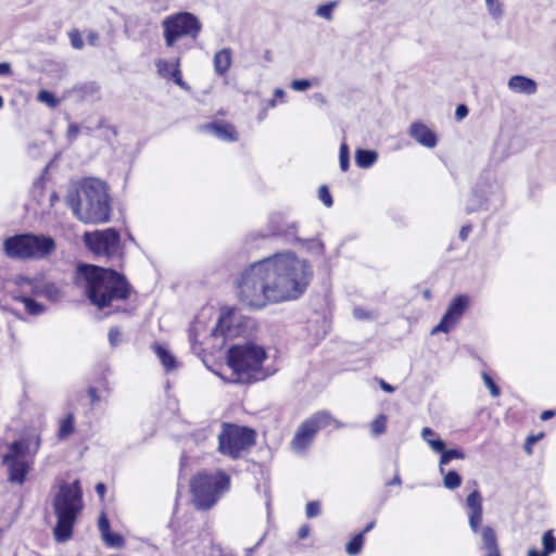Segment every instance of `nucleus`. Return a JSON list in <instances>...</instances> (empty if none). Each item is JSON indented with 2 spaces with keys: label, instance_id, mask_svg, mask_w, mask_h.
<instances>
[{
  "label": "nucleus",
  "instance_id": "1",
  "mask_svg": "<svg viewBox=\"0 0 556 556\" xmlns=\"http://www.w3.org/2000/svg\"><path fill=\"white\" fill-rule=\"evenodd\" d=\"M313 276L309 264L292 252L276 253L254 262L237 280L240 302L252 308L299 299Z\"/></svg>",
  "mask_w": 556,
  "mask_h": 556
},
{
  "label": "nucleus",
  "instance_id": "2",
  "mask_svg": "<svg viewBox=\"0 0 556 556\" xmlns=\"http://www.w3.org/2000/svg\"><path fill=\"white\" fill-rule=\"evenodd\" d=\"M73 281L76 287L84 289L89 302L99 309L114 301H125L131 293V286L123 274L98 265L79 263Z\"/></svg>",
  "mask_w": 556,
  "mask_h": 556
},
{
  "label": "nucleus",
  "instance_id": "3",
  "mask_svg": "<svg viewBox=\"0 0 556 556\" xmlns=\"http://www.w3.org/2000/svg\"><path fill=\"white\" fill-rule=\"evenodd\" d=\"M66 202L74 214L86 224L110 220V197L106 185L100 179H85L79 189L67 195Z\"/></svg>",
  "mask_w": 556,
  "mask_h": 556
},
{
  "label": "nucleus",
  "instance_id": "4",
  "mask_svg": "<svg viewBox=\"0 0 556 556\" xmlns=\"http://www.w3.org/2000/svg\"><path fill=\"white\" fill-rule=\"evenodd\" d=\"M56 523L53 528L54 540L58 543L67 542L73 535V529L84 507L83 490L79 480L62 482L52 500Z\"/></svg>",
  "mask_w": 556,
  "mask_h": 556
},
{
  "label": "nucleus",
  "instance_id": "5",
  "mask_svg": "<svg viewBox=\"0 0 556 556\" xmlns=\"http://www.w3.org/2000/svg\"><path fill=\"white\" fill-rule=\"evenodd\" d=\"M266 358L263 346L247 342L227 351V364L232 370L230 382L252 383L263 379L262 366Z\"/></svg>",
  "mask_w": 556,
  "mask_h": 556
},
{
  "label": "nucleus",
  "instance_id": "6",
  "mask_svg": "<svg viewBox=\"0 0 556 556\" xmlns=\"http://www.w3.org/2000/svg\"><path fill=\"white\" fill-rule=\"evenodd\" d=\"M230 478L224 471L214 473L201 472L190 482L192 502L198 510H208L228 492Z\"/></svg>",
  "mask_w": 556,
  "mask_h": 556
},
{
  "label": "nucleus",
  "instance_id": "7",
  "mask_svg": "<svg viewBox=\"0 0 556 556\" xmlns=\"http://www.w3.org/2000/svg\"><path fill=\"white\" fill-rule=\"evenodd\" d=\"M55 249V241L50 236L30 232L8 237L3 242V251L12 260L43 258Z\"/></svg>",
  "mask_w": 556,
  "mask_h": 556
},
{
  "label": "nucleus",
  "instance_id": "8",
  "mask_svg": "<svg viewBox=\"0 0 556 556\" xmlns=\"http://www.w3.org/2000/svg\"><path fill=\"white\" fill-rule=\"evenodd\" d=\"M466 506L470 509L468 515L469 527L475 534L480 535L483 556H502L497 534L491 526L481 527L483 507L482 497L478 490H473L466 498Z\"/></svg>",
  "mask_w": 556,
  "mask_h": 556
},
{
  "label": "nucleus",
  "instance_id": "9",
  "mask_svg": "<svg viewBox=\"0 0 556 556\" xmlns=\"http://www.w3.org/2000/svg\"><path fill=\"white\" fill-rule=\"evenodd\" d=\"M255 435L251 428L224 424L218 434V452L231 459H238L243 451L255 444Z\"/></svg>",
  "mask_w": 556,
  "mask_h": 556
},
{
  "label": "nucleus",
  "instance_id": "10",
  "mask_svg": "<svg viewBox=\"0 0 556 556\" xmlns=\"http://www.w3.org/2000/svg\"><path fill=\"white\" fill-rule=\"evenodd\" d=\"M163 36L167 47H173L175 42L186 36L195 39L201 29L200 20L190 12H178L168 15L162 21Z\"/></svg>",
  "mask_w": 556,
  "mask_h": 556
},
{
  "label": "nucleus",
  "instance_id": "11",
  "mask_svg": "<svg viewBox=\"0 0 556 556\" xmlns=\"http://www.w3.org/2000/svg\"><path fill=\"white\" fill-rule=\"evenodd\" d=\"M84 242L97 256L114 260L119 258L122 255L121 235L113 227L93 232H85Z\"/></svg>",
  "mask_w": 556,
  "mask_h": 556
},
{
  "label": "nucleus",
  "instance_id": "12",
  "mask_svg": "<svg viewBox=\"0 0 556 556\" xmlns=\"http://www.w3.org/2000/svg\"><path fill=\"white\" fill-rule=\"evenodd\" d=\"M333 421V417L327 410H319L312 417L304 420L298 428L291 441L293 451L303 452L306 450L312 444L315 434Z\"/></svg>",
  "mask_w": 556,
  "mask_h": 556
},
{
  "label": "nucleus",
  "instance_id": "13",
  "mask_svg": "<svg viewBox=\"0 0 556 556\" xmlns=\"http://www.w3.org/2000/svg\"><path fill=\"white\" fill-rule=\"evenodd\" d=\"M469 302L470 299L467 294H459L455 296L451 301L440 323L431 330V334H435L438 332H450L451 329H453L455 325L460 320L462 316L469 306Z\"/></svg>",
  "mask_w": 556,
  "mask_h": 556
},
{
  "label": "nucleus",
  "instance_id": "14",
  "mask_svg": "<svg viewBox=\"0 0 556 556\" xmlns=\"http://www.w3.org/2000/svg\"><path fill=\"white\" fill-rule=\"evenodd\" d=\"M198 129L199 131L210 132L223 141L233 142L238 140L233 125L222 119L200 125Z\"/></svg>",
  "mask_w": 556,
  "mask_h": 556
},
{
  "label": "nucleus",
  "instance_id": "15",
  "mask_svg": "<svg viewBox=\"0 0 556 556\" xmlns=\"http://www.w3.org/2000/svg\"><path fill=\"white\" fill-rule=\"evenodd\" d=\"M408 134L419 144L426 148H434L437 146V135L421 122L413 123L409 127Z\"/></svg>",
  "mask_w": 556,
  "mask_h": 556
},
{
  "label": "nucleus",
  "instance_id": "16",
  "mask_svg": "<svg viewBox=\"0 0 556 556\" xmlns=\"http://www.w3.org/2000/svg\"><path fill=\"white\" fill-rule=\"evenodd\" d=\"M508 88L513 92L531 96L538 91V84L534 79L527 76L515 75L509 78Z\"/></svg>",
  "mask_w": 556,
  "mask_h": 556
},
{
  "label": "nucleus",
  "instance_id": "17",
  "mask_svg": "<svg viewBox=\"0 0 556 556\" xmlns=\"http://www.w3.org/2000/svg\"><path fill=\"white\" fill-rule=\"evenodd\" d=\"M72 92L79 101L93 102L100 99V87L93 81L77 85L72 89Z\"/></svg>",
  "mask_w": 556,
  "mask_h": 556
},
{
  "label": "nucleus",
  "instance_id": "18",
  "mask_svg": "<svg viewBox=\"0 0 556 556\" xmlns=\"http://www.w3.org/2000/svg\"><path fill=\"white\" fill-rule=\"evenodd\" d=\"M34 295L43 296L51 302H59L63 298L62 290L56 283L50 281H43L41 278L38 286L35 287Z\"/></svg>",
  "mask_w": 556,
  "mask_h": 556
},
{
  "label": "nucleus",
  "instance_id": "19",
  "mask_svg": "<svg viewBox=\"0 0 556 556\" xmlns=\"http://www.w3.org/2000/svg\"><path fill=\"white\" fill-rule=\"evenodd\" d=\"M8 467V480L11 483L23 484L29 471V466L24 460L3 463Z\"/></svg>",
  "mask_w": 556,
  "mask_h": 556
},
{
  "label": "nucleus",
  "instance_id": "20",
  "mask_svg": "<svg viewBox=\"0 0 556 556\" xmlns=\"http://www.w3.org/2000/svg\"><path fill=\"white\" fill-rule=\"evenodd\" d=\"M232 312L229 311L226 314H223L216 324V326L212 330V336L215 338L223 337L225 339L231 338L235 336V331L231 329L230 323L232 319Z\"/></svg>",
  "mask_w": 556,
  "mask_h": 556
},
{
  "label": "nucleus",
  "instance_id": "21",
  "mask_svg": "<svg viewBox=\"0 0 556 556\" xmlns=\"http://www.w3.org/2000/svg\"><path fill=\"white\" fill-rule=\"evenodd\" d=\"M29 448L24 441L16 440L9 444L8 452L2 457V463L18 462Z\"/></svg>",
  "mask_w": 556,
  "mask_h": 556
},
{
  "label": "nucleus",
  "instance_id": "22",
  "mask_svg": "<svg viewBox=\"0 0 556 556\" xmlns=\"http://www.w3.org/2000/svg\"><path fill=\"white\" fill-rule=\"evenodd\" d=\"M231 65V50L222 49L214 55V68L218 75H224Z\"/></svg>",
  "mask_w": 556,
  "mask_h": 556
},
{
  "label": "nucleus",
  "instance_id": "23",
  "mask_svg": "<svg viewBox=\"0 0 556 556\" xmlns=\"http://www.w3.org/2000/svg\"><path fill=\"white\" fill-rule=\"evenodd\" d=\"M153 350L160 358L166 371H172L177 367L175 356L163 345L155 343Z\"/></svg>",
  "mask_w": 556,
  "mask_h": 556
},
{
  "label": "nucleus",
  "instance_id": "24",
  "mask_svg": "<svg viewBox=\"0 0 556 556\" xmlns=\"http://www.w3.org/2000/svg\"><path fill=\"white\" fill-rule=\"evenodd\" d=\"M378 159V154L372 150L357 149L355 152V163L361 168L371 167Z\"/></svg>",
  "mask_w": 556,
  "mask_h": 556
},
{
  "label": "nucleus",
  "instance_id": "25",
  "mask_svg": "<svg viewBox=\"0 0 556 556\" xmlns=\"http://www.w3.org/2000/svg\"><path fill=\"white\" fill-rule=\"evenodd\" d=\"M13 299L15 301L22 302L25 306V309L30 315H40L45 312L46 307L43 304L35 301L33 298L21 294L14 295Z\"/></svg>",
  "mask_w": 556,
  "mask_h": 556
},
{
  "label": "nucleus",
  "instance_id": "26",
  "mask_svg": "<svg viewBox=\"0 0 556 556\" xmlns=\"http://www.w3.org/2000/svg\"><path fill=\"white\" fill-rule=\"evenodd\" d=\"M485 201L486 199L484 194L481 191L473 189L466 205V213L470 214L479 210H483L485 207Z\"/></svg>",
  "mask_w": 556,
  "mask_h": 556
},
{
  "label": "nucleus",
  "instance_id": "27",
  "mask_svg": "<svg viewBox=\"0 0 556 556\" xmlns=\"http://www.w3.org/2000/svg\"><path fill=\"white\" fill-rule=\"evenodd\" d=\"M75 416L73 413H68L64 419H62L58 432L60 440L67 439L75 431Z\"/></svg>",
  "mask_w": 556,
  "mask_h": 556
},
{
  "label": "nucleus",
  "instance_id": "28",
  "mask_svg": "<svg viewBox=\"0 0 556 556\" xmlns=\"http://www.w3.org/2000/svg\"><path fill=\"white\" fill-rule=\"evenodd\" d=\"M39 280H40L39 277L29 278L24 275H16L12 279V281L14 282L15 286L25 290V292L29 291L33 295L35 293V287L38 286Z\"/></svg>",
  "mask_w": 556,
  "mask_h": 556
},
{
  "label": "nucleus",
  "instance_id": "29",
  "mask_svg": "<svg viewBox=\"0 0 556 556\" xmlns=\"http://www.w3.org/2000/svg\"><path fill=\"white\" fill-rule=\"evenodd\" d=\"M466 457L464 451L462 448H450L444 450L441 458H440V472L444 473V466L447 465L453 459H464Z\"/></svg>",
  "mask_w": 556,
  "mask_h": 556
},
{
  "label": "nucleus",
  "instance_id": "30",
  "mask_svg": "<svg viewBox=\"0 0 556 556\" xmlns=\"http://www.w3.org/2000/svg\"><path fill=\"white\" fill-rule=\"evenodd\" d=\"M542 545H543V553L546 556H549L551 554L556 552V538L553 533V530H547L542 535Z\"/></svg>",
  "mask_w": 556,
  "mask_h": 556
},
{
  "label": "nucleus",
  "instance_id": "31",
  "mask_svg": "<svg viewBox=\"0 0 556 556\" xmlns=\"http://www.w3.org/2000/svg\"><path fill=\"white\" fill-rule=\"evenodd\" d=\"M364 544V532L355 534L345 545V552L349 555H357Z\"/></svg>",
  "mask_w": 556,
  "mask_h": 556
},
{
  "label": "nucleus",
  "instance_id": "32",
  "mask_svg": "<svg viewBox=\"0 0 556 556\" xmlns=\"http://www.w3.org/2000/svg\"><path fill=\"white\" fill-rule=\"evenodd\" d=\"M443 475H444L443 484L446 489L455 490L458 486H460L462 476L457 471L450 470L446 473L444 472Z\"/></svg>",
  "mask_w": 556,
  "mask_h": 556
},
{
  "label": "nucleus",
  "instance_id": "33",
  "mask_svg": "<svg viewBox=\"0 0 556 556\" xmlns=\"http://www.w3.org/2000/svg\"><path fill=\"white\" fill-rule=\"evenodd\" d=\"M102 540L109 547L114 548H121L125 544L124 538L119 533H114L111 530L104 533Z\"/></svg>",
  "mask_w": 556,
  "mask_h": 556
},
{
  "label": "nucleus",
  "instance_id": "34",
  "mask_svg": "<svg viewBox=\"0 0 556 556\" xmlns=\"http://www.w3.org/2000/svg\"><path fill=\"white\" fill-rule=\"evenodd\" d=\"M37 100L41 103L47 104L51 109L56 108L59 104V100L56 99L54 93L45 89L38 92Z\"/></svg>",
  "mask_w": 556,
  "mask_h": 556
},
{
  "label": "nucleus",
  "instance_id": "35",
  "mask_svg": "<svg viewBox=\"0 0 556 556\" xmlns=\"http://www.w3.org/2000/svg\"><path fill=\"white\" fill-rule=\"evenodd\" d=\"M337 5H338L337 1H331V2H327L325 4H321L317 8L316 15L330 21V20H332V13Z\"/></svg>",
  "mask_w": 556,
  "mask_h": 556
},
{
  "label": "nucleus",
  "instance_id": "36",
  "mask_svg": "<svg viewBox=\"0 0 556 556\" xmlns=\"http://www.w3.org/2000/svg\"><path fill=\"white\" fill-rule=\"evenodd\" d=\"M387 429V417L384 415H379L371 422V433L375 437H378L386 432Z\"/></svg>",
  "mask_w": 556,
  "mask_h": 556
},
{
  "label": "nucleus",
  "instance_id": "37",
  "mask_svg": "<svg viewBox=\"0 0 556 556\" xmlns=\"http://www.w3.org/2000/svg\"><path fill=\"white\" fill-rule=\"evenodd\" d=\"M339 163L342 172H346L350 167V150L345 142L340 146Z\"/></svg>",
  "mask_w": 556,
  "mask_h": 556
},
{
  "label": "nucleus",
  "instance_id": "38",
  "mask_svg": "<svg viewBox=\"0 0 556 556\" xmlns=\"http://www.w3.org/2000/svg\"><path fill=\"white\" fill-rule=\"evenodd\" d=\"M179 59L176 60L174 66H173V71L170 73V78L174 80V83L176 85H178L179 87H181L182 89L185 90H189L190 87L188 86V84L186 81H184L182 77H181V72H180V68H179Z\"/></svg>",
  "mask_w": 556,
  "mask_h": 556
},
{
  "label": "nucleus",
  "instance_id": "39",
  "mask_svg": "<svg viewBox=\"0 0 556 556\" xmlns=\"http://www.w3.org/2000/svg\"><path fill=\"white\" fill-rule=\"evenodd\" d=\"M485 4L492 17L497 18L503 15L502 4L498 0H485Z\"/></svg>",
  "mask_w": 556,
  "mask_h": 556
},
{
  "label": "nucleus",
  "instance_id": "40",
  "mask_svg": "<svg viewBox=\"0 0 556 556\" xmlns=\"http://www.w3.org/2000/svg\"><path fill=\"white\" fill-rule=\"evenodd\" d=\"M482 379H483V382L486 386V388L490 390L491 395L493 397L498 396L500 393H501V390L496 386V383L494 382L492 377L489 374H486V372H482Z\"/></svg>",
  "mask_w": 556,
  "mask_h": 556
},
{
  "label": "nucleus",
  "instance_id": "41",
  "mask_svg": "<svg viewBox=\"0 0 556 556\" xmlns=\"http://www.w3.org/2000/svg\"><path fill=\"white\" fill-rule=\"evenodd\" d=\"M173 66H174V64L172 65L166 60H159L156 62L157 72L164 78H170V73L173 71Z\"/></svg>",
  "mask_w": 556,
  "mask_h": 556
},
{
  "label": "nucleus",
  "instance_id": "42",
  "mask_svg": "<svg viewBox=\"0 0 556 556\" xmlns=\"http://www.w3.org/2000/svg\"><path fill=\"white\" fill-rule=\"evenodd\" d=\"M319 200L327 206L330 207L333 204L332 197L327 186L323 185L318 190Z\"/></svg>",
  "mask_w": 556,
  "mask_h": 556
},
{
  "label": "nucleus",
  "instance_id": "43",
  "mask_svg": "<svg viewBox=\"0 0 556 556\" xmlns=\"http://www.w3.org/2000/svg\"><path fill=\"white\" fill-rule=\"evenodd\" d=\"M109 342L112 348H116L122 342V333L117 327H112L109 330Z\"/></svg>",
  "mask_w": 556,
  "mask_h": 556
},
{
  "label": "nucleus",
  "instance_id": "44",
  "mask_svg": "<svg viewBox=\"0 0 556 556\" xmlns=\"http://www.w3.org/2000/svg\"><path fill=\"white\" fill-rule=\"evenodd\" d=\"M305 514L307 518L317 517L320 514V503L318 501L308 502Z\"/></svg>",
  "mask_w": 556,
  "mask_h": 556
},
{
  "label": "nucleus",
  "instance_id": "45",
  "mask_svg": "<svg viewBox=\"0 0 556 556\" xmlns=\"http://www.w3.org/2000/svg\"><path fill=\"white\" fill-rule=\"evenodd\" d=\"M71 45L75 49H81L84 47V41L81 39L80 33L77 29L72 30L70 34Z\"/></svg>",
  "mask_w": 556,
  "mask_h": 556
},
{
  "label": "nucleus",
  "instance_id": "46",
  "mask_svg": "<svg viewBox=\"0 0 556 556\" xmlns=\"http://www.w3.org/2000/svg\"><path fill=\"white\" fill-rule=\"evenodd\" d=\"M312 83L308 79H294L291 83V88L295 91H305L311 88Z\"/></svg>",
  "mask_w": 556,
  "mask_h": 556
},
{
  "label": "nucleus",
  "instance_id": "47",
  "mask_svg": "<svg viewBox=\"0 0 556 556\" xmlns=\"http://www.w3.org/2000/svg\"><path fill=\"white\" fill-rule=\"evenodd\" d=\"M427 442L434 452L440 453L441 455L446 447L445 442L440 438L430 439Z\"/></svg>",
  "mask_w": 556,
  "mask_h": 556
},
{
  "label": "nucleus",
  "instance_id": "48",
  "mask_svg": "<svg viewBox=\"0 0 556 556\" xmlns=\"http://www.w3.org/2000/svg\"><path fill=\"white\" fill-rule=\"evenodd\" d=\"M98 528L101 532V536H103L104 533H108L111 530L110 521L104 513H102L99 517Z\"/></svg>",
  "mask_w": 556,
  "mask_h": 556
},
{
  "label": "nucleus",
  "instance_id": "49",
  "mask_svg": "<svg viewBox=\"0 0 556 556\" xmlns=\"http://www.w3.org/2000/svg\"><path fill=\"white\" fill-rule=\"evenodd\" d=\"M543 437V433H539V434H533V435H529L526 440V443H525V451L527 452V454H531L532 453V446L539 442Z\"/></svg>",
  "mask_w": 556,
  "mask_h": 556
},
{
  "label": "nucleus",
  "instance_id": "50",
  "mask_svg": "<svg viewBox=\"0 0 556 556\" xmlns=\"http://www.w3.org/2000/svg\"><path fill=\"white\" fill-rule=\"evenodd\" d=\"M79 130H80V128H79L78 124L72 123L68 125L66 137L70 142H73L76 140V138L79 134Z\"/></svg>",
  "mask_w": 556,
  "mask_h": 556
},
{
  "label": "nucleus",
  "instance_id": "51",
  "mask_svg": "<svg viewBox=\"0 0 556 556\" xmlns=\"http://www.w3.org/2000/svg\"><path fill=\"white\" fill-rule=\"evenodd\" d=\"M353 315L356 319H359V320H365V319H370L372 318L371 316V313L366 311L365 308L363 307H355L353 309Z\"/></svg>",
  "mask_w": 556,
  "mask_h": 556
},
{
  "label": "nucleus",
  "instance_id": "52",
  "mask_svg": "<svg viewBox=\"0 0 556 556\" xmlns=\"http://www.w3.org/2000/svg\"><path fill=\"white\" fill-rule=\"evenodd\" d=\"M468 113H469V110H468L467 105L458 104L456 108V111H455V116L457 119H463L468 115Z\"/></svg>",
  "mask_w": 556,
  "mask_h": 556
},
{
  "label": "nucleus",
  "instance_id": "53",
  "mask_svg": "<svg viewBox=\"0 0 556 556\" xmlns=\"http://www.w3.org/2000/svg\"><path fill=\"white\" fill-rule=\"evenodd\" d=\"M100 36L96 30H89L87 34V40L89 45L97 46L99 42Z\"/></svg>",
  "mask_w": 556,
  "mask_h": 556
},
{
  "label": "nucleus",
  "instance_id": "54",
  "mask_svg": "<svg viewBox=\"0 0 556 556\" xmlns=\"http://www.w3.org/2000/svg\"><path fill=\"white\" fill-rule=\"evenodd\" d=\"M286 94L285 90L281 88H276L274 91V99L269 102V106L274 108L276 105V100L283 98Z\"/></svg>",
  "mask_w": 556,
  "mask_h": 556
},
{
  "label": "nucleus",
  "instance_id": "55",
  "mask_svg": "<svg viewBox=\"0 0 556 556\" xmlns=\"http://www.w3.org/2000/svg\"><path fill=\"white\" fill-rule=\"evenodd\" d=\"M471 231V226L470 225H465L460 228V231H459V239L462 241H465L467 240L469 233Z\"/></svg>",
  "mask_w": 556,
  "mask_h": 556
},
{
  "label": "nucleus",
  "instance_id": "56",
  "mask_svg": "<svg viewBox=\"0 0 556 556\" xmlns=\"http://www.w3.org/2000/svg\"><path fill=\"white\" fill-rule=\"evenodd\" d=\"M401 484H402V479L399 473V468L396 467L395 475H394L393 479L390 481H387L386 485H401Z\"/></svg>",
  "mask_w": 556,
  "mask_h": 556
},
{
  "label": "nucleus",
  "instance_id": "57",
  "mask_svg": "<svg viewBox=\"0 0 556 556\" xmlns=\"http://www.w3.org/2000/svg\"><path fill=\"white\" fill-rule=\"evenodd\" d=\"M88 395L90 397L91 404L94 405L99 401L98 391L96 388L90 387L88 389Z\"/></svg>",
  "mask_w": 556,
  "mask_h": 556
},
{
  "label": "nucleus",
  "instance_id": "58",
  "mask_svg": "<svg viewBox=\"0 0 556 556\" xmlns=\"http://www.w3.org/2000/svg\"><path fill=\"white\" fill-rule=\"evenodd\" d=\"M11 74V65L10 63L2 62L0 63V76H7Z\"/></svg>",
  "mask_w": 556,
  "mask_h": 556
},
{
  "label": "nucleus",
  "instance_id": "59",
  "mask_svg": "<svg viewBox=\"0 0 556 556\" xmlns=\"http://www.w3.org/2000/svg\"><path fill=\"white\" fill-rule=\"evenodd\" d=\"M309 534V527L307 525L302 526L299 529L298 536L299 539L303 540L306 539Z\"/></svg>",
  "mask_w": 556,
  "mask_h": 556
},
{
  "label": "nucleus",
  "instance_id": "60",
  "mask_svg": "<svg viewBox=\"0 0 556 556\" xmlns=\"http://www.w3.org/2000/svg\"><path fill=\"white\" fill-rule=\"evenodd\" d=\"M96 492H97V494H98L101 498H103V497H104V495H105V493H106V486H105V484H104L103 482H99V483H97V484H96Z\"/></svg>",
  "mask_w": 556,
  "mask_h": 556
},
{
  "label": "nucleus",
  "instance_id": "61",
  "mask_svg": "<svg viewBox=\"0 0 556 556\" xmlns=\"http://www.w3.org/2000/svg\"><path fill=\"white\" fill-rule=\"evenodd\" d=\"M554 416H555V410H553V409H547V410H544V412L541 414L540 418H541V420L546 421V420H548V419L553 418Z\"/></svg>",
  "mask_w": 556,
  "mask_h": 556
},
{
  "label": "nucleus",
  "instance_id": "62",
  "mask_svg": "<svg viewBox=\"0 0 556 556\" xmlns=\"http://www.w3.org/2000/svg\"><path fill=\"white\" fill-rule=\"evenodd\" d=\"M380 388L388 393H393L395 391V388L384 380H380Z\"/></svg>",
  "mask_w": 556,
  "mask_h": 556
},
{
  "label": "nucleus",
  "instance_id": "63",
  "mask_svg": "<svg viewBox=\"0 0 556 556\" xmlns=\"http://www.w3.org/2000/svg\"><path fill=\"white\" fill-rule=\"evenodd\" d=\"M433 433L434 432H433L432 429L426 427L421 431V437H422L424 440L428 441V440H430L429 437L432 435Z\"/></svg>",
  "mask_w": 556,
  "mask_h": 556
},
{
  "label": "nucleus",
  "instance_id": "64",
  "mask_svg": "<svg viewBox=\"0 0 556 556\" xmlns=\"http://www.w3.org/2000/svg\"><path fill=\"white\" fill-rule=\"evenodd\" d=\"M527 556H546L542 551H539L536 548H530L528 551V555Z\"/></svg>",
  "mask_w": 556,
  "mask_h": 556
}]
</instances>
